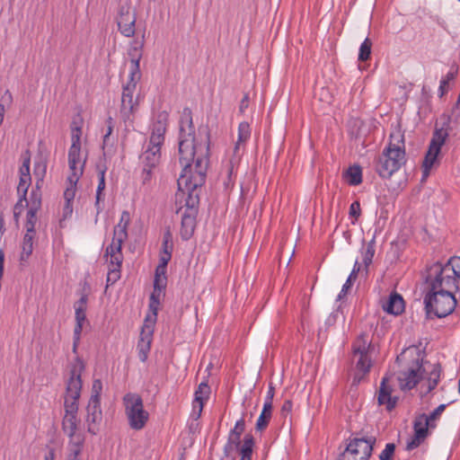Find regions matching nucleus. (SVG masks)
<instances>
[{
	"mask_svg": "<svg viewBox=\"0 0 460 460\" xmlns=\"http://www.w3.org/2000/svg\"><path fill=\"white\" fill-rule=\"evenodd\" d=\"M86 304H87V296L83 295L81 296V298L75 304V305H74L75 310H76L77 308L80 307L81 309L86 311Z\"/></svg>",
	"mask_w": 460,
	"mask_h": 460,
	"instance_id": "58",
	"label": "nucleus"
},
{
	"mask_svg": "<svg viewBox=\"0 0 460 460\" xmlns=\"http://www.w3.org/2000/svg\"><path fill=\"white\" fill-rule=\"evenodd\" d=\"M161 158V146L148 144L146 149L140 155L139 159L143 164L142 179L143 182L150 181L152 171L159 164Z\"/></svg>",
	"mask_w": 460,
	"mask_h": 460,
	"instance_id": "14",
	"label": "nucleus"
},
{
	"mask_svg": "<svg viewBox=\"0 0 460 460\" xmlns=\"http://www.w3.org/2000/svg\"><path fill=\"white\" fill-rule=\"evenodd\" d=\"M359 270H360V265H359L358 261H356L353 270L348 279L354 281L357 279V276H358V273L359 272Z\"/></svg>",
	"mask_w": 460,
	"mask_h": 460,
	"instance_id": "61",
	"label": "nucleus"
},
{
	"mask_svg": "<svg viewBox=\"0 0 460 460\" xmlns=\"http://www.w3.org/2000/svg\"><path fill=\"white\" fill-rule=\"evenodd\" d=\"M136 13L130 12V4L126 3L119 9L117 24L119 31L125 37H133L136 32Z\"/></svg>",
	"mask_w": 460,
	"mask_h": 460,
	"instance_id": "15",
	"label": "nucleus"
},
{
	"mask_svg": "<svg viewBox=\"0 0 460 460\" xmlns=\"http://www.w3.org/2000/svg\"><path fill=\"white\" fill-rule=\"evenodd\" d=\"M375 255V237L367 243V249L363 254V263L367 268L371 263Z\"/></svg>",
	"mask_w": 460,
	"mask_h": 460,
	"instance_id": "43",
	"label": "nucleus"
},
{
	"mask_svg": "<svg viewBox=\"0 0 460 460\" xmlns=\"http://www.w3.org/2000/svg\"><path fill=\"white\" fill-rule=\"evenodd\" d=\"M397 120L395 131L390 134V142L375 160V171L382 179H390L406 163L404 135Z\"/></svg>",
	"mask_w": 460,
	"mask_h": 460,
	"instance_id": "2",
	"label": "nucleus"
},
{
	"mask_svg": "<svg viewBox=\"0 0 460 460\" xmlns=\"http://www.w3.org/2000/svg\"><path fill=\"white\" fill-rule=\"evenodd\" d=\"M21 175L23 174L30 175V157L24 159L22 167L20 168Z\"/></svg>",
	"mask_w": 460,
	"mask_h": 460,
	"instance_id": "59",
	"label": "nucleus"
},
{
	"mask_svg": "<svg viewBox=\"0 0 460 460\" xmlns=\"http://www.w3.org/2000/svg\"><path fill=\"white\" fill-rule=\"evenodd\" d=\"M84 444V437H74L73 438H69L66 446V453L74 456L81 457Z\"/></svg>",
	"mask_w": 460,
	"mask_h": 460,
	"instance_id": "30",
	"label": "nucleus"
},
{
	"mask_svg": "<svg viewBox=\"0 0 460 460\" xmlns=\"http://www.w3.org/2000/svg\"><path fill=\"white\" fill-rule=\"evenodd\" d=\"M360 204L358 201H354L349 207V216L358 219L360 216Z\"/></svg>",
	"mask_w": 460,
	"mask_h": 460,
	"instance_id": "53",
	"label": "nucleus"
},
{
	"mask_svg": "<svg viewBox=\"0 0 460 460\" xmlns=\"http://www.w3.org/2000/svg\"><path fill=\"white\" fill-rule=\"evenodd\" d=\"M245 429V421L243 418H241L239 420L236 421L234 428L230 431L234 434H239L242 435V433Z\"/></svg>",
	"mask_w": 460,
	"mask_h": 460,
	"instance_id": "55",
	"label": "nucleus"
},
{
	"mask_svg": "<svg viewBox=\"0 0 460 460\" xmlns=\"http://www.w3.org/2000/svg\"><path fill=\"white\" fill-rule=\"evenodd\" d=\"M371 348V342L368 341L366 334H361L353 345V352L355 357H358L357 361V369L359 373H357L353 379V384H358L362 379L363 376L366 375L371 367V361L368 358V351Z\"/></svg>",
	"mask_w": 460,
	"mask_h": 460,
	"instance_id": "11",
	"label": "nucleus"
},
{
	"mask_svg": "<svg viewBox=\"0 0 460 460\" xmlns=\"http://www.w3.org/2000/svg\"><path fill=\"white\" fill-rule=\"evenodd\" d=\"M102 390V381L96 379L93 382L92 386V395L90 397V401L101 402V393Z\"/></svg>",
	"mask_w": 460,
	"mask_h": 460,
	"instance_id": "44",
	"label": "nucleus"
},
{
	"mask_svg": "<svg viewBox=\"0 0 460 460\" xmlns=\"http://www.w3.org/2000/svg\"><path fill=\"white\" fill-rule=\"evenodd\" d=\"M438 382L436 380V378H433V376H429L427 393H429L432 390H434L436 388V386L438 385Z\"/></svg>",
	"mask_w": 460,
	"mask_h": 460,
	"instance_id": "62",
	"label": "nucleus"
},
{
	"mask_svg": "<svg viewBox=\"0 0 460 460\" xmlns=\"http://www.w3.org/2000/svg\"><path fill=\"white\" fill-rule=\"evenodd\" d=\"M395 91L397 98L393 102L392 109L394 110L396 105V113L408 112L415 115H428L435 112L430 103L429 91L425 85L421 89V96L419 101H409L408 92L404 86H398Z\"/></svg>",
	"mask_w": 460,
	"mask_h": 460,
	"instance_id": "5",
	"label": "nucleus"
},
{
	"mask_svg": "<svg viewBox=\"0 0 460 460\" xmlns=\"http://www.w3.org/2000/svg\"><path fill=\"white\" fill-rule=\"evenodd\" d=\"M272 415V404L270 402H264L263 409L260 414L257 422L255 424V429L257 431H263L269 425V422Z\"/></svg>",
	"mask_w": 460,
	"mask_h": 460,
	"instance_id": "27",
	"label": "nucleus"
},
{
	"mask_svg": "<svg viewBox=\"0 0 460 460\" xmlns=\"http://www.w3.org/2000/svg\"><path fill=\"white\" fill-rule=\"evenodd\" d=\"M120 279V269L119 268H111L109 267V271L107 274V285L108 288L110 285H113Z\"/></svg>",
	"mask_w": 460,
	"mask_h": 460,
	"instance_id": "45",
	"label": "nucleus"
},
{
	"mask_svg": "<svg viewBox=\"0 0 460 460\" xmlns=\"http://www.w3.org/2000/svg\"><path fill=\"white\" fill-rule=\"evenodd\" d=\"M241 435L229 433L227 443L224 447V455L225 456H230L234 451H236L241 446L240 440Z\"/></svg>",
	"mask_w": 460,
	"mask_h": 460,
	"instance_id": "34",
	"label": "nucleus"
},
{
	"mask_svg": "<svg viewBox=\"0 0 460 460\" xmlns=\"http://www.w3.org/2000/svg\"><path fill=\"white\" fill-rule=\"evenodd\" d=\"M130 222V214L128 211L124 210L121 213L120 220L118 225L114 227L113 238L125 242L128 238V226Z\"/></svg>",
	"mask_w": 460,
	"mask_h": 460,
	"instance_id": "25",
	"label": "nucleus"
},
{
	"mask_svg": "<svg viewBox=\"0 0 460 460\" xmlns=\"http://www.w3.org/2000/svg\"><path fill=\"white\" fill-rule=\"evenodd\" d=\"M454 78H455V73L449 72L446 75V78H443L440 81V85H439V89H438L439 97H442L447 93V87H448V83H449V81L453 80Z\"/></svg>",
	"mask_w": 460,
	"mask_h": 460,
	"instance_id": "46",
	"label": "nucleus"
},
{
	"mask_svg": "<svg viewBox=\"0 0 460 460\" xmlns=\"http://www.w3.org/2000/svg\"><path fill=\"white\" fill-rule=\"evenodd\" d=\"M75 195V184H70L64 192L66 201L72 202Z\"/></svg>",
	"mask_w": 460,
	"mask_h": 460,
	"instance_id": "54",
	"label": "nucleus"
},
{
	"mask_svg": "<svg viewBox=\"0 0 460 460\" xmlns=\"http://www.w3.org/2000/svg\"><path fill=\"white\" fill-rule=\"evenodd\" d=\"M251 136L250 125L247 122H241L238 127V140L234 146V152L237 153L240 145L243 144L249 139Z\"/></svg>",
	"mask_w": 460,
	"mask_h": 460,
	"instance_id": "35",
	"label": "nucleus"
},
{
	"mask_svg": "<svg viewBox=\"0 0 460 460\" xmlns=\"http://www.w3.org/2000/svg\"><path fill=\"white\" fill-rule=\"evenodd\" d=\"M39 202L40 203V206L41 205V199H40V196L36 193L35 191H32L31 194V208H33L35 203Z\"/></svg>",
	"mask_w": 460,
	"mask_h": 460,
	"instance_id": "64",
	"label": "nucleus"
},
{
	"mask_svg": "<svg viewBox=\"0 0 460 460\" xmlns=\"http://www.w3.org/2000/svg\"><path fill=\"white\" fill-rule=\"evenodd\" d=\"M84 370V364L83 360L77 357L71 366L70 377L66 383L64 402L65 412L66 413L78 412V400L82 390L81 375Z\"/></svg>",
	"mask_w": 460,
	"mask_h": 460,
	"instance_id": "7",
	"label": "nucleus"
},
{
	"mask_svg": "<svg viewBox=\"0 0 460 460\" xmlns=\"http://www.w3.org/2000/svg\"><path fill=\"white\" fill-rule=\"evenodd\" d=\"M141 78L139 66H130L128 82L123 87L121 97V112L123 115H129L137 111L136 104L133 102V92L136 89L137 82Z\"/></svg>",
	"mask_w": 460,
	"mask_h": 460,
	"instance_id": "12",
	"label": "nucleus"
},
{
	"mask_svg": "<svg viewBox=\"0 0 460 460\" xmlns=\"http://www.w3.org/2000/svg\"><path fill=\"white\" fill-rule=\"evenodd\" d=\"M197 214L196 212L183 210L181 227V236L183 240H189L192 236L196 226Z\"/></svg>",
	"mask_w": 460,
	"mask_h": 460,
	"instance_id": "21",
	"label": "nucleus"
},
{
	"mask_svg": "<svg viewBox=\"0 0 460 460\" xmlns=\"http://www.w3.org/2000/svg\"><path fill=\"white\" fill-rule=\"evenodd\" d=\"M144 47V40L138 42L137 40L133 41L128 51V55L130 58V66L137 65L139 66L140 59L142 58V49Z\"/></svg>",
	"mask_w": 460,
	"mask_h": 460,
	"instance_id": "31",
	"label": "nucleus"
},
{
	"mask_svg": "<svg viewBox=\"0 0 460 460\" xmlns=\"http://www.w3.org/2000/svg\"><path fill=\"white\" fill-rule=\"evenodd\" d=\"M102 420V412L101 409V402L90 401L86 407L87 430L89 433L95 435L99 431V426Z\"/></svg>",
	"mask_w": 460,
	"mask_h": 460,
	"instance_id": "17",
	"label": "nucleus"
},
{
	"mask_svg": "<svg viewBox=\"0 0 460 460\" xmlns=\"http://www.w3.org/2000/svg\"><path fill=\"white\" fill-rule=\"evenodd\" d=\"M79 163H72V160H68L69 169L71 171V175L68 176L67 180L70 184H76L79 180L80 175L83 173V168H78L77 164Z\"/></svg>",
	"mask_w": 460,
	"mask_h": 460,
	"instance_id": "41",
	"label": "nucleus"
},
{
	"mask_svg": "<svg viewBox=\"0 0 460 460\" xmlns=\"http://www.w3.org/2000/svg\"><path fill=\"white\" fill-rule=\"evenodd\" d=\"M349 127L351 128V133L358 136L366 134L367 131L361 117H351L348 122Z\"/></svg>",
	"mask_w": 460,
	"mask_h": 460,
	"instance_id": "37",
	"label": "nucleus"
},
{
	"mask_svg": "<svg viewBox=\"0 0 460 460\" xmlns=\"http://www.w3.org/2000/svg\"><path fill=\"white\" fill-rule=\"evenodd\" d=\"M36 234L25 233L22 242L21 261H26L33 252V243Z\"/></svg>",
	"mask_w": 460,
	"mask_h": 460,
	"instance_id": "33",
	"label": "nucleus"
},
{
	"mask_svg": "<svg viewBox=\"0 0 460 460\" xmlns=\"http://www.w3.org/2000/svg\"><path fill=\"white\" fill-rule=\"evenodd\" d=\"M31 182V175L23 174V176H20V181L17 187L18 193H22V197L20 199H24L26 202V206H28V201L26 199V194L28 188Z\"/></svg>",
	"mask_w": 460,
	"mask_h": 460,
	"instance_id": "40",
	"label": "nucleus"
},
{
	"mask_svg": "<svg viewBox=\"0 0 460 460\" xmlns=\"http://www.w3.org/2000/svg\"><path fill=\"white\" fill-rule=\"evenodd\" d=\"M456 124V119H453L452 117H439L436 120L435 130L422 163V181H425L429 175V171L436 163L442 146L445 144L449 134L454 130Z\"/></svg>",
	"mask_w": 460,
	"mask_h": 460,
	"instance_id": "3",
	"label": "nucleus"
},
{
	"mask_svg": "<svg viewBox=\"0 0 460 460\" xmlns=\"http://www.w3.org/2000/svg\"><path fill=\"white\" fill-rule=\"evenodd\" d=\"M210 394V388L209 386L202 382L199 385L198 390L195 392V400L194 402L199 404V411L197 413L196 419L200 417L204 401H206L208 398V395Z\"/></svg>",
	"mask_w": 460,
	"mask_h": 460,
	"instance_id": "28",
	"label": "nucleus"
},
{
	"mask_svg": "<svg viewBox=\"0 0 460 460\" xmlns=\"http://www.w3.org/2000/svg\"><path fill=\"white\" fill-rule=\"evenodd\" d=\"M85 310L81 309L80 307L75 310V322L76 324L74 330V336L76 341H79L80 334L83 330V323L85 321Z\"/></svg>",
	"mask_w": 460,
	"mask_h": 460,
	"instance_id": "38",
	"label": "nucleus"
},
{
	"mask_svg": "<svg viewBox=\"0 0 460 460\" xmlns=\"http://www.w3.org/2000/svg\"><path fill=\"white\" fill-rule=\"evenodd\" d=\"M118 239H112L111 243L106 248L105 256H110V266L111 268L121 269L123 254L121 252L122 244Z\"/></svg>",
	"mask_w": 460,
	"mask_h": 460,
	"instance_id": "20",
	"label": "nucleus"
},
{
	"mask_svg": "<svg viewBox=\"0 0 460 460\" xmlns=\"http://www.w3.org/2000/svg\"><path fill=\"white\" fill-rule=\"evenodd\" d=\"M395 450V445L394 443H388L385 448L379 455L380 460H391Z\"/></svg>",
	"mask_w": 460,
	"mask_h": 460,
	"instance_id": "47",
	"label": "nucleus"
},
{
	"mask_svg": "<svg viewBox=\"0 0 460 460\" xmlns=\"http://www.w3.org/2000/svg\"><path fill=\"white\" fill-rule=\"evenodd\" d=\"M372 42L370 39L366 38L359 48L358 61L365 62L371 57Z\"/></svg>",
	"mask_w": 460,
	"mask_h": 460,
	"instance_id": "39",
	"label": "nucleus"
},
{
	"mask_svg": "<svg viewBox=\"0 0 460 460\" xmlns=\"http://www.w3.org/2000/svg\"><path fill=\"white\" fill-rule=\"evenodd\" d=\"M200 119L202 117H181L179 139V161L182 170L177 181L178 188L182 194L187 192L184 210L196 213L208 165L209 132Z\"/></svg>",
	"mask_w": 460,
	"mask_h": 460,
	"instance_id": "1",
	"label": "nucleus"
},
{
	"mask_svg": "<svg viewBox=\"0 0 460 460\" xmlns=\"http://www.w3.org/2000/svg\"><path fill=\"white\" fill-rule=\"evenodd\" d=\"M105 172L106 167L102 169L99 168V183L97 186V190L99 193H102L103 190L105 189Z\"/></svg>",
	"mask_w": 460,
	"mask_h": 460,
	"instance_id": "52",
	"label": "nucleus"
},
{
	"mask_svg": "<svg viewBox=\"0 0 460 460\" xmlns=\"http://www.w3.org/2000/svg\"><path fill=\"white\" fill-rule=\"evenodd\" d=\"M62 429L68 438L84 437L82 433L77 432V413L65 412L62 420Z\"/></svg>",
	"mask_w": 460,
	"mask_h": 460,
	"instance_id": "23",
	"label": "nucleus"
},
{
	"mask_svg": "<svg viewBox=\"0 0 460 460\" xmlns=\"http://www.w3.org/2000/svg\"><path fill=\"white\" fill-rule=\"evenodd\" d=\"M123 402L129 427L135 430L142 429L149 419V413L144 409L140 395L128 393L123 397Z\"/></svg>",
	"mask_w": 460,
	"mask_h": 460,
	"instance_id": "9",
	"label": "nucleus"
},
{
	"mask_svg": "<svg viewBox=\"0 0 460 460\" xmlns=\"http://www.w3.org/2000/svg\"><path fill=\"white\" fill-rule=\"evenodd\" d=\"M172 249V235L170 231H167L164 233L163 237V247L162 252L160 254V259H166V261H171Z\"/></svg>",
	"mask_w": 460,
	"mask_h": 460,
	"instance_id": "32",
	"label": "nucleus"
},
{
	"mask_svg": "<svg viewBox=\"0 0 460 460\" xmlns=\"http://www.w3.org/2000/svg\"><path fill=\"white\" fill-rule=\"evenodd\" d=\"M83 121L74 120L71 124L72 128V145L68 151V160H72V163H80V153H81V125Z\"/></svg>",
	"mask_w": 460,
	"mask_h": 460,
	"instance_id": "18",
	"label": "nucleus"
},
{
	"mask_svg": "<svg viewBox=\"0 0 460 460\" xmlns=\"http://www.w3.org/2000/svg\"><path fill=\"white\" fill-rule=\"evenodd\" d=\"M154 332V322L146 319L141 329L140 339L137 343L138 358L142 362H146L151 349L152 337Z\"/></svg>",
	"mask_w": 460,
	"mask_h": 460,
	"instance_id": "16",
	"label": "nucleus"
},
{
	"mask_svg": "<svg viewBox=\"0 0 460 460\" xmlns=\"http://www.w3.org/2000/svg\"><path fill=\"white\" fill-rule=\"evenodd\" d=\"M167 128V119L165 117L163 119H157L153 123L151 128V136L149 139L150 145L153 146H160L164 142V134L166 132Z\"/></svg>",
	"mask_w": 460,
	"mask_h": 460,
	"instance_id": "22",
	"label": "nucleus"
},
{
	"mask_svg": "<svg viewBox=\"0 0 460 460\" xmlns=\"http://www.w3.org/2000/svg\"><path fill=\"white\" fill-rule=\"evenodd\" d=\"M424 305L427 315L433 314L438 318L451 314L456 305V298L453 291L424 290Z\"/></svg>",
	"mask_w": 460,
	"mask_h": 460,
	"instance_id": "6",
	"label": "nucleus"
},
{
	"mask_svg": "<svg viewBox=\"0 0 460 460\" xmlns=\"http://www.w3.org/2000/svg\"><path fill=\"white\" fill-rule=\"evenodd\" d=\"M40 209V203H35L33 208H30L27 213V220H26V233H33L36 234L35 225L37 222L36 214Z\"/></svg>",
	"mask_w": 460,
	"mask_h": 460,
	"instance_id": "36",
	"label": "nucleus"
},
{
	"mask_svg": "<svg viewBox=\"0 0 460 460\" xmlns=\"http://www.w3.org/2000/svg\"><path fill=\"white\" fill-rule=\"evenodd\" d=\"M158 305L159 294H155V292H153L150 296L149 308L153 312L155 317H156L157 315Z\"/></svg>",
	"mask_w": 460,
	"mask_h": 460,
	"instance_id": "50",
	"label": "nucleus"
},
{
	"mask_svg": "<svg viewBox=\"0 0 460 460\" xmlns=\"http://www.w3.org/2000/svg\"><path fill=\"white\" fill-rule=\"evenodd\" d=\"M23 201H24V199H20L14 206L13 216H14V218L16 221L18 220L19 215L22 213V210L23 208V204H22Z\"/></svg>",
	"mask_w": 460,
	"mask_h": 460,
	"instance_id": "57",
	"label": "nucleus"
},
{
	"mask_svg": "<svg viewBox=\"0 0 460 460\" xmlns=\"http://www.w3.org/2000/svg\"><path fill=\"white\" fill-rule=\"evenodd\" d=\"M425 368L419 358L413 360L404 369L398 373L397 380L401 390L407 391L414 388L423 376Z\"/></svg>",
	"mask_w": 460,
	"mask_h": 460,
	"instance_id": "13",
	"label": "nucleus"
},
{
	"mask_svg": "<svg viewBox=\"0 0 460 460\" xmlns=\"http://www.w3.org/2000/svg\"><path fill=\"white\" fill-rule=\"evenodd\" d=\"M424 279V290L453 292L459 290L455 273L450 271L446 263L443 264L438 261L427 267Z\"/></svg>",
	"mask_w": 460,
	"mask_h": 460,
	"instance_id": "4",
	"label": "nucleus"
},
{
	"mask_svg": "<svg viewBox=\"0 0 460 460\" xmlns=\"http://www.w3.org/2000/svg\"><path fill=\"white\" fill-rule=\"evenodd\" d=\"M292 409V402L291 401H286L284 402L282 407H281V414L283 417H287V415L291 411Z\"/></svg>",
	"mask_w": 460,
	"mask_h": 460,
	"instance_id": "60",
	"label": "nucleus"
},
{
	"mask_svg": "<svg viewBox=\"0 0 460 460\" xmlns=\"http://www.w3.org/2000/svg\"><path fill=\"white\" fill-rule=\"evenodd\" d=\"M376 443L375 437L355 438L340 455L339 460H367Z\"/></svg>",
	"mask_w": 460,
	"mask_h": 460,
	"instance_id": "10",
	"label": "nucleus"
},
{
	"mask_svg": "<svg viewBox=\"0 0 460 460\" xmlns=\"http://www.w3.org/2000/svg\"><path fill=\"white\" fill-rule=\"evenodd\" d=\"M254 446V438L251 434H246L244 436L243 444L239 447L237 450L241 455L240 460H252V455Z\"/></svg>",
	"mask_w": 460,
	"mask_h": 460,
	"instance_id": "29",
	"label": "nucleus"
},
{
	"mask_svg": "<svg viewBox=\"0 0 460 460\" xmlns=\"http://www.w3.org/2000/svg\"><path fill=\"white\" fill-rule=\"evenodd\" d=\"M345 181L352 186H357L362 182V170L358 164L349 166L343 173Z\"/></svg>",
	"mask_w": 460,
	"mask_h": 460,
	"instance_id": "26",
	"label": "nucleus"
},
{
	"mask_svg": "<svg viewBox=\"0 0 460 460\" xmlns=\"http://www.w3.org/2000/svg\"><path fill=\"white\" fill-rule=\"evenodd\" d=\"M446 407V404H440L429 415L421 413L415 417L413 421L414 435L408 441L406 450H413L425 440L429 435V429L436 428V424L433 421L440 417Z\"/></svg>",
	"mask_w": 460,
	"mask_h": 460,
	"instance_id": "8",
	"label": "nucleus"
},
{
	"mask_svg": "<svg viewBox=\"0 0 460 460\" xmlns=\"http://www.w3.org/2000/svg\"><path fill=\"white\" fill-rule=\"evenodd\" d=\"M440 374H441V366L439 363H436L433 365L432 370L429 373V376H433V378H436L438 382H439L440 379Z\"/></svg>",
	"mask_w": 460,
	"mask_h": 460,
	"instance_id": "56",
	"label": "nucleus"
},
{
	"mask_svg": "<svg viewBox=\"0 0 460 460\" xmlns=\"http://www.w3.org/2000/svg\"><path fill=\"white\" fill-rule=\"evenodd\" d=\"M105 124H106V127H107V130H106V133L103 136V146L105 145L109 144L110 136L111 135L113 128H114V122H113L112 118L109 117L108 119L106 120Z\"/></svg>",
	"mask_w": 460,
	"mask_h": 460,
	"instance_id": "49",
	"label": "nucleus"
},
{
	"mask_svg": "<svg viewBox=\"0 0 460 460\" xmlns=\"http://www.w3.org/2000/svg\"><path fill=\"white\" fill-rule=\"evenodd\" d=\"M383 309L391 314L398 315L404 310L402 296L397 293H392L387 301L383 305Z\"/></svg>",
	"mask_w": 460,
	"mask_h": 460,
	"instance_id": "24",
	"label": "nucleus"
},
{
	"mask_svg": "<svg viewBox=\"0 0 460 460\" xmlns=\"http://www.w3.org/2000/svg\"><path fill=\"white\" fill-rule=\"evenodd\" d=\"M169 261L166 259H159V264L155 269V276L165 277L166 267Z\"/></svg>",
	"mask_w": 460,
	"mask_h": 460,
	"instance_id": "51",
	"label": "nucleus"
},
{
	"mask_svg": "<svg viewBox=\"0 0 460 460\" xmlns=\"http://www.w3.org/2000/svg\"><path fill=\"white\" fill-rule=\"evenodd\" d=\"M166 286V277L155 276L154 280V291L155 294H159Z\"/></svg>",
	"mask_w": 460,
	"mask_h": 460,
	"instance_id": "48",
	"label": "nucleus"
},
{
	"mask_svg": "<svg viewBox=\"0 0 460 460\" xmlns=\"http://www.w3.org/2000/svg\"><path fill=\"white\" fill-rule=\"evenodd\" d=\"M388 378L384 377L378 391L377 401L380 405H385L387 411H392L396 403L397 397L392 396V388L387 385Z\"/></svg>",
	"mask_w": 460,
	"mask_h": 460,
	"instance_id": "19",
	"label": "nucleus"
},
{
	"mask_svg": "<svg viewBox=\"0 0 460 460\" xmlns=\"http://www.w3.org/2000/svg\"><path fill=\"white\" fill-rule=\"evenodd\" d=\"M446 265L449 267L450 271L455 273L456 280L460 282V257H451L447 262Z\"/></svg>",
	"mask_w": 460,
	"mask_h": 460,
	"instance_id": "42",
	"label": "nucleus"
},
{
	"mask_svg": "<svg viewBox=\"0 0 460 460\" xmlns=\"http://www.w3.org/2000/svg\"><path fill=\"white\" fill-rule=\"evenodd\" d=\"M248 105H249V96H248V94H245L240 102V106H239L240 112H242V113L244 112V111L248 107Z\"/></svg>",
	"mask_w": 460,
	"mask_h": 460,
	"instance_id": "63",
	"label": "nucleus"
}]
</instances>
